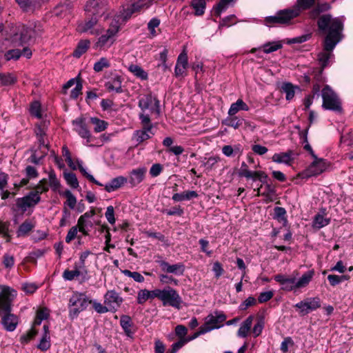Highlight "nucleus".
I'll use <instances>...</instances> for the list:
<instances>
[{"label": "nucleus", "mask_w": 353, "mask_h": 353, "mask_svg": "<svg viewBox=\"0 0 353 353\" xmlns=\"http://www.w3.org/2000/svg\"><path fill=\"white\" fill-rule=\"evenodd\" d=\"M295 88L296 87H294L292 83H285L283 84L281 89L283 92L285 93V98L287 100L290 101L293 99L295 94Z\"/></svg>", "instance_id": "nucleus-41"}, {"label": "nucleus", "mask_w": 353, "mask_h": 353, "mask_svg": "<svg viewBox=\"0 0 353 353\" xmlns=\"http://www.w3.org/2000/svg\"><path fill=\"white\" fill-rule=\"evenodd\" d=\"M48 122L45 121L40 122L36 125L35 134L37 137L46 136V130L48 128Z\"/></svg>", "instance_id": "nucleus-56"}, {"label": "nucleus", "mask_w": 353, "mask_h": 353, "mask_svg": "<svg viewBox=\"0 0 353 353\" xmlns=\"http://www.w3.org/2000/svg\"><path fill=\"white\" fill-rule=\"evenodd\" d=\"M48 189L49 187L47 179H43L36 185L34 191L32 192L37 193L39 196H40L41 193L48 191Z\"/></svg>", "instance_id": "nucleus-50"}, {"label": "nucleus", "mask_w": 353, "mask_h": 353, "mask_svg": "<svg viewBox=\"0 0 353 353\" xmlns=\"http://www.w3.org/2000/svg\"><path fill=\"white\" fill-rule=\"evenodd\" d=\"M285 214L286 211L283 208L276 207L274 208V219L283 223H286Z\"/></svg>", "instance_id": "nucleus-57"}, {"label": "nucleus", "mask_w": 353, "mask_h": 353, "mask_svg": "<svg viewBox=\"0 0 353 353\" xmlns=\"http://www.w3.org/2000/svg\"><path fill=\"white\" fill-rule=\"evenodd\" d=\"M120 325L124 330L125 334L128 337L132 338L134 334V331L132 330V323L131 318L127 315L121 316L120 319Z\"/></svg>", "instance_id": "nucleus-31"}, {"label": "nucleus", "mask_w": 353, "mask_h": 353, "mask_svg": "<svg viewBox=\"0 0 353 353\" xmlns=\"http://www.w3.org/2000/svg\"><path fill=\"white\" fill-rule=\"evenodd\" d=\"M254 191L256 192V196H264L266 203L273 201L276 198L275 188L269 183L261 185L259 188L254 190Z\"/></svg>", "instance_id": "nucleus-24"}, {"label": "nucleus", "mask_w": 353, "mask_h": 353, "mask_svg": "<svg viewBox=\"0 0 353 353\" xmlns=\"http://www.w3.org/2000/svg\"><path fill=\"white\" fill-rule=\"evenodd\" d=\"M54 12L57 16L65 15L70 12L68 3L59 4L54 8Z\"/></svg>", "instance_id": "nucleus-54"}, {"label": "nucleus", "mask_w": 353, "mask_h": 353, "mask_svg": "<svg viewBox=\"0 0 353 353\" xmlns=\"http://www.w3.org/2000/svg\"><path fill=\"white\" fill-rule=\"evenodd\" d=\"M16 295L14 290L6 285H0V310L3 312L1 323L8 332L14 331L19 323L18 316L11 313L12 299Z\"/></svg>", "instance_id": "nucleus-2"}, {"label": "nucleus", "mask_w": 353, "mask_h": 353, "mask_svg": "<svg viewBox=\"0 0 353 353\" xmlns=\"http://www.w3.org/2000/svg\"><path fill=\"white\" fill-rule=\"evenodd\" d=\"M226 319V316L221 312H215L209 314L205 319V323L201 327L209 332L213 330L219 329L223 326V322Z\"/></svg>", "instance_id": "nucleus-14"}, {"label": "nucleus", "mask_w": 353, "mask_h": 353, "mask_svg": "<svg viewBox=\"0 0 353 353\" xmlns=\"http://www.w3.org/2000/svg\"><path fill=\"white\" fill-rule=\"evenodd\" d=\"M21 56V52L19 49L10 50L5 54V58L7 61H10L11 59L17 60Z\"/></svg>", "instance_id": "nucleus-61"}, {"label": "nucleus", "mask_w": 353, "mask_h": 353, "mask_svg": "<svg viewBox=\"0 0 353 353\" xmlns=\"http://www.w3.org/2000/svg\"><path fill=\"white\" fill-rule=\"evenodd\" d=\"M192 6L195 10V14L201 16L205 12V2L204 0H192Z\"/></svg>", "instance_id": "nucleus-40"}, {"label": "nucleus", "mask_w": 353, "mask_h": 353, "mask_svg": "<svg viewBox=\"0 0 353 353\" xmlns=\"http://www.w3.org/2000/svg\"><path fill=\"white\" fill-rule=\"evenodd\" d=\"M123 78L119 74L113 75L105 83V87L108 92H114L116 93H122Z\"/></svg>", "instance_id": "nucleus-27"}, {"label": "nucleus", "mask_w": 353, "mask_h": 353, "mask_svg": "<svg viewBox=\"0 0 353 353\" xmlns=\"http://www.w3.org/2000/svg\"><path fill=\"white\" fill-rule=\"evenodd\" d=\"M88 48V41H81L73 52L74 57L79 58Z\"/></svg>", "instance_id": "nucleus-45"}, {"label": "nucleus", "mask_w": 353, "mask_h": 353, "mask_svg": "<svg viewBox=\"0 0 353 353\" xmlns=\"http://www.w3.org/2000/svg\"><path fill=\"white\" fill-rule=\"evenodd\" d=\"M88 305V297L85 294L74 293L69 300L70 316L75 318L78 314Z\"/></svg>", "instance_id": "nucleus-9"}, {"label": "nucleus", "mask_w": 353, "mask_h": 353, "mask_svg": "<svg viewBox=\"0 0 353 353\" xmlns=\"http://www.w3.org/2000/svg\"><path fill=\"white\" fill-rule=\"evenodd\" d=\"M128 70L134 74L137 78L141 80H146L148 78V74L141 66L136 64H130L128 66Z\"/></svg>", "instance_id": "nucleus-35"}, {"label": "nucleus", "mask_w": 353, "mask_h": 353, "mask_svg": "<svg viewBox=\"0 0 353 353\" xmlns=\"http://www.w3.org/2000/svg\"><path fill=\"white\" fill-rule=\"evenodd\" d=\"M143 129L137 130L134 134V139L138 143H141L151 137L153 134L152 132V125L150 123V119L145 114L139 115Z\"/></svg>", "instance_id": "nucleus-13"}, {"label": "nucleus", "mask_w": 353, "mask_h": 353, "mask_svg": "<svg viewBox=\"0 0 353 353\" xmlns=\"http://www.w3.org/2000/svg\"><path fill=\"white\" fill-rule=\"evenodd\" d=\"M322 107L325 110L340 112L342 110L341 102L338 95L328 85H325L321 92Z\"/></svg>", "instance_id": "nucleus-7"}, {"label": "nucleus", "mask_w": 353, "mask_h": 353, "mask_svg": "<svg viewBox=\"0 0 353 353\" xmlns=\"http://www.w3.org/2000/svg\"><path fill=\"white\" fill-rule=\"evenodd\" d=\"M313 161L310 165L299 176L303 178H309L311 176H318L327 170L329 167V163L321 158H318L316 156L313 157Z\"/></svg>", "instance_id": "nucleus-8"}, {"label": "nucleus", "mask_w": 353, "mask_h": 353, "mask_svg": "<svg viewBox=\"0 0 353 353\" xmlns=\"http://www.w3.org/2000/svg\"><path fill=\"white\" fill-rule=\"evenodd\" d=\"M254 316H249L240 325L237 332V336L240 338H245L251 330Z\"/></svg>", "instance_id": "nucleus-30"}, {"label": "nucleus", "mask_w": 353, "mask_h": 353, "mask_svg": "<svg viewBox=\"0 0 353 353\" xmlns=\"http://www.w3.org/2000/svg\"><path fill=\"white\" fill-rule=\"evenodd\" d=\"M188 66V54L185 51L182 52L178 57L174 68V74L176 77H183L187 75Z\"/></svg>", "instance_id": "nucleus-22"}, {"label": "nucleus", "mask_w": 353, "mask_h": 353, "mask_svg": "<svg viewBox=\"0 0 353 353\" xmlns=\"http://www.w3.org/2000/svg\"><path fill=\"white\" fill-rule=\"evenodd\" d=\"M88 256V252H84L81 254L79 260L75 263L74 270H65L63 273V278L65 281H72L75 278H79L81 281H85L87 276V270L85 265V261Z\"/></svg>", "instance_id": "nucleus-5"}, {"label": "nucleus", "mask_w": 353, "mask_h": 353, "mask_svg": "<svg viewBox=\"0 0 353 353\" xmlns=\"http://www.w3.org/2000/svg\"><path fill=\"white\" fill-rule=\"evenodd\" d=\"M248 105L242 99H239L235 103L231 104L228 110V114L234 116L240 110L248 111Z\"/></svg>", "instance_id": "nucleus-34"}, {"label": "nucleus", "mask_w": 353, "mask_h": 353, "mask_svg": "<svg viewBox=\"0 0 353 353\" xmlns=\"http://www.w3.org/2000/svg\"><path fill=\"white\" fill-rule=\"evenodd\" d=\"M299 14V9L298 8H293L292 9L283 10L278 12L275 16L268 17L265 19V21L267 24H285Z\"/></svg>", "instance_id": "nucleus-10"}, {"label": "nucleus", "mask_w": 353, "mask_h": 353, "mask_svg": "<svg viewBox=\"0 0 353 353\" xmlns=\"http://www.w3.org/2000/svg\"><path fill=\"white\" fill-rule=\"evenodd\" d=\"M159 264L161 270L166 273L174 274L177 276L183 275L185 267L183 263L169 264L165 261H159Z\"/></svg>", "instance_id": "nucleus-25"}, {"label": "nucleus", "mask_w": 353, "mask_h": 353, "mask_svg": "<svg viewBox=\"0 0 353 353\" xmlns=\"http://www.w3.org/2000/svg\"><path fill=\"white\" fill-rule=\"evenodd\" d=\"M49 177V185L48 187L50 186L51 188L56 191L60 187V183L59 180L57 179L56 174L54 171H50L48 174Z\"/></svg>", "instance_id": "nucleus-52"}, {"label": "nucleus", "mask_w": 353, "mask_h": 353, "mask_svg": "<svg viewBox=\"0 0 353 353\" xmlns=\"http://www.w3.org/2000/svg\"><path fill=\"white\" fill-rule=\"evenodd\" d=\"M34 228V225L30 220H26L21 223L17 232V236H23L28 234Z\"/></svg>", "instance_id": "nucleus-37"}, {"label": "nucleus", "mask_w": 353, "mask_h": 353, "mask_svg": "<svg viewBox=\"0 0 353 353\" xmlns=\"http://www.w3.org/2000/svg\"><path fill=\"white\" fill-rule=\"evenodd\" d=\"M159 280L163 284H170L174 283V285H178V281L173 278L171 276H168L167 274H161L159 275Z\"/></svg>", "instance_id": "nucleus-63"}, {"label": "nucleus", "mask_w": 353, "mask_h": 353, "mask_svg": "<svg viewBox=\"0 0 353 353\" xmlns=\"http://www.w3.org/2000/svg\"><path fill=\"white\" fill-rule=\"evenodd\" d=\"M314 270L305 272L299 276L298 271H294L290 276L277 274L274 280L281 285L282 290L287 292H296L306 288L314 276Z\"/></svg>", "instance_id": "nucleus-3"}, {"label": "nucleus", "mask_w": 353, "mask_h": 353, "mask_svg": "<svg viewBox=\"0 0 353 353\" xmlns=\"http://www.w3.org/2000/svg\"><path fill=\"white\" fill-rule=\"evenodd\" d=\"M18 32H19V39L21 43H26L31 42L35 39L34 34L32 31V26L27 27L26 26H20L18 28Z\"/></svg>", "instance_id": "nucleus-29"}, {"label": "nucleus", "mask_w": 353, "mask_h": 353, "mask_svg": "<svg viewBox=\"0 0 353 353\" xmlns=\"http://www.w3.org/2000/svg\"><path fill=\"white\" fill-rule=\"evenodd\" d=\"M117 34V29L107 30L106 32L101 35L95 42L94 48L97 50H106L114 42V37Z\"/></svg>", "instance_id": "nucleus-19"}, {"label": "nucleus", "mask_w": 353, "mask_h": 353, "mask_svg": "<svg viewBox=\"0 0 353 353\" xmlns=\"http://www.w3.org/2000/svg\"><path fill=\"white\" fill-rule=\"evenodd\" d=\"M149 300V290L147 289H141L138 291L137 296V301L138 304L143 305Z\"/></svg>", "instance_id": "nucleus-49"}, {"label": "nucleus", "mask_w": 353, "mask_h": 353, "mask_svg": "<svg viewBox=\"0 0 353 353\" xmlns=\"http://www.w3.org/2000/svg\"><path fill=\"white\" fill-rule=\"evenodd\" d=\"M30 112L32 116H34L37 119L42 118L41 107L39 101H35L31 103Z\"/></svg>", "instance_id": "nucleus-47"}, {"label": "nucleus", "mask_w": 353, "mask_h": 353, "mask_svg": "<svg viewBox=\"0 0 353 353\" xmlns=\"http://www.w3.org/2000/svg\"><path fill=\"white\" fill-rule=\"evenodd\" d=\"M74 130L88 141V121L85 117H81L72 121Z\"/></svg>", "instance_id": "nucleus-26"}, {"label": "nucleus", "mask_w": 353, "mask_h": 353, "mask_svg": "<svg viewBox=\"0 0 353 353\" xmlns=\"http://www.w3.org/2000/svg\"><path fill=\"white\" fill-rule=\"evenodd\" d=\"M63 195L66 197V201L65 202V204L67 205L70 208L73 209L75 207L77 203L75 196L70 190L65 191Z\"/></svg>", "instance_id": "nucleus-55"}, {"label": "nucleus", "mask_w": 353, "mask_h": 353, "mask_svg": "<svg viewBox=\"0 0 353 353\" xmlns=\"http://www.w3.org/2000/svg\"><path fill=\"white\" fill-rule=\"evenodd\" d=\"M212 271L216 279H219L224 272L222 265L219 261H216L213 263Z\"/></svg>", "instance_id": "nucleus-64"}, {"label": "nucleus", "mask_w": 353, "mask_h": 353, "mask_svg": "<svg viewBox=\"0 0 353 353\" xmlns=\"http://www.w3.org/2000/svg\"><path fill=\"white\" fill-rule=\"evenodd\" d=\"M330 223V220L324 217L321 214H316L313 221V227L317 229H320L324 226H326Z\"/></svg>", "instance_id": "nucleus-42"}, {"label": "nucleus", "mask_w": 353, "mask_h": 353, "mask_svg": "<svg viewBox=\"0 0 353 353\" xmlns=\"http://www.w3.org/2000/svg\"><path fill=\"white\" fill-rule=\"evenodd\" d=\"M318 26L321 30H328L324 41V50L319 54V61L322 68H324L328 65L329 60L332 56V51L342 39L343 20L339 17L332 18L330 15L325 14L319 18Z\"/></svg>", "instance_id": "nucleus-1"}, {"label": "nucleus", "mask_w": 353, "mask_h": 353, "mask_svg": "<svg viewBox=\"0 0 353 353\" xmlns=\"http://www.w3.org/2000/svg\"><path fill=\"white\" fill-rule=\"evenodd\" d=\"M152 3L150 0H138L137 1L132 2L130 5H127L123 8V11L120 14L115 16V18L110 23V28L108 30L117 29V33L119 32L121 25L130 16L139 11L143 8H148Z\"/></svg>", "instance_id": "nucleus-4"}, {"label": "nucleus", "mask_w": 353, "mask_h": 353, "mask_svg": "<svg viewBox=\"0 0 353 353\" xmlns=\"http://www.w3.org/2000/svg\"><path fill=\"white\" fill-rule=\"evenodd\" d=\"M41 201V196L37 193L30 192L23 197L16 199V206L23 212H26L28 208L34 207Z\"/></svg>", "instance_id": "nucleus-17"}, {"label": "nucleus", "mask_w": 353, "mask_h": 353, "mask_svg": "<svg viewBox=\"0 0 353 353\" xmlns=\"http://www.w3.org/2000/svg\"><path fill=\"white\" fill-rule=\"evenodd\" d=\"M83 72V71L81 72L77 78L70 79L63 85L62 92L64 94H66L68 93V90L72 86L74 87L71 90L70 95L72 99H77L82 93V82L81 80V76Z\"/></svg>", "instance_id": "nucleus-18"}, {"label": "nucleus", "mask_w": 353, "mask_h": 353, "mask_svg": "<svg viewBox=\"0 0 353 353\" xmlns=\"http://www.w3.org/2000/svg\"><path fill=\"white\" fill-rule=\"evenodd\" d=\"M37 334V331L34 328L32 327L26 334L21 336L20 341L22 343L26 344L32 339Z\"/></svg>", "instance_id": "nucleus-60"}, {"label": "nucleus", "mask_w": 353, "mask_h": 353, "mask_svg": "<svg viewBox=\"0 0 353 353\" xmlns=\"http://www.w3.org/2000/svg\"><path fill=\"white\" fill-rule=\"evenodd\" d=\"M126 182V179L123 176H118L112 179L105 185L106 191L110 192L121 188Z\"/></svg>", "instance_id": "nucleus-33"}, {"label": "nucleus", "mask_w": 353, "mask_h": 353, "mask_svg": "<svg viewBox=\"0 0 353 353\" xmlns=\"http://www.w3.org/2000/svg\"><path fill=\"white\" fill-rule=\"evenodd\" d=\"M147 169L145 167L137 168L132 170L129 175V181L132 185H137L141 183L145 176Z\"/></svg>", "instance_id": "nucleus-28"}, {"label": "nucleus", "mask_w": 353, "mask_h": 353, "mask_svg": "<svg viewBox=\"0 0 353 353\" xmlns=\"http://www.w3.org/2000/svg\"><path fill=\"white\" fill-rule=\"evenodd\" d=\"M90 122L93 125L94 130L97 132H100L105 130L108 125V123L106 121L96 117L91 118Z\"/></svg>", "instance_id": "nucleus-38"}, {"label": "nucleus", "mask_w": 353, "mask_h": 353, "mask_svg": "<svg viewBox=\"0 0 353 353\" xmlns=\"http://www.w3.org/2000/svg\"><path fill=\"white\" fill-rule=\"evenodd\" d=\"M243 119H239L237 117H228L223 123L234 129H238L243 123Z\"/></svg>", "instance_id": "nucleus-44"}, {"label": "nucleus", "mask_w": 353, "mask_h": 353, "mask_svg": "<svg viewBox=\"0 0 353 353\" xmlns=\"http://www.w3.org/2000/svg\"><path fill=\"white\" fill-rule=\"evenodd\" d=\"M122 273L128 277L133 279L138 283H143L144 281V277L138 272H131L128 270H122Z\"/></svg>", "instance_id": "nucleus-51"}, {"label": "nucleus", "mask_w": 353, "mask_h": 353, "mask_svg": "<svg viewBox=\"0 0 353 353\" xmlns=\"http://www.w3.org/2000/svg\"><path fill=\"white\" fill-rule=\"evenodd\" d=\"M301 315H305L321 307L320 299L318 297H310L297 303L295 305Z\"/></svg>", "instance_id": "nucleus-16"}, {"label": "nucleus", "mask_w": 353, "mask_h": 353, "mask_svg": "<svg viewBox=\"0 0 353 353\" xmlns=\"http://www.w3.org/2000/svg\"><path fill=\"white\" fill-rule=\"evenodd\" d=\"M263 327H264L263 321L262 319H261L254 325V326L253 327V328L252 330V334H253V336L254 337L259 336L261 334Z\"/></svg>", "instance_id": "nucleus-62"}, {"label": "nucleus", "mask_w": 353, "mask_h": 353, "mask_svg": "<svg viewBox=\"0 0 353 353\" xmlns=\"http://www.w3.org/2000/svg\"><path fill=\"white\" fill-rule=\"evenodd\" d=\"M110 66V63L109 61L106 58L102 57L94 64L93 69L95 72H99L103 71L105 68H108Z\"/></svg>", "instance_id": "nucleus-46"}, {"label": "nucleus", "mask_w": 353, "mask_h": 353, "mask_svg": "<svg viewBox=\"0 0 353 353\" xmlns=\"http://www.w3.org/2000/svg\"><path fill=\"white\" fill-rule=\"evenodd\" d=\"M294 154L292 150L275 153L272 157V161L276 163H283L285 165L290 166L294 161Z\"/></svg>", "instance_id": "nucleus-23"}, {"label": "nucleus", "mask_w": 353, "mask_h": 353, "mask_svg": "<svg viewBox=\"0 0 353 353\" xmlns=\"http://www.w3.org/2000/svg\"><path fill=\"white\" fill-rule=\"evenodd\" d=\"M265 53H271L282 48L281 41H273L264 44L262 47Z\"/></svg>", "instance_id": "nucleus-39"}, {"label": "nucleus", "mask_w": 353, "mask_h": 353, "mask_svg": "<svg viewBox=\"0 0 353 353\" xmlns=\"http://www.w3.org/2000/svg\"><path fill=\"white\" fill-rule=\"evenodd\" d=\"M198 197V194L196 191L188 190L181 193H175L172 195L173 201L176 202L190 201L192 199Z\"/></svg>", "instance_id": "nucleus-32"}, {"label": "nucleus", "mask_w": 353, "mask_h": 353, "mask_svg": "<svg viewBox=\"0 0 353 353\" xmlns=\"http://www.w3.org/2000/svg\"><path fill=\"white\" fill-rule=\"evenodd\" d=\"M88 224V212H85L83 215L81 216L78 220L77 225L74 226L68 231L65 237V241L70 243L72 240L78 238L79 240L81 235H78V232H81L83 236H85L88 234L87 226Z\"/></svg>", "instance_id": "nucleus-11"}, {"label": "nucleus", "mask_w": 353, "mask_h": 353, "mask_svg": "<svg viewBox=\"0 0 353 353\" xmlns=\"http://www.w3.org/2000/svg\"><path fill=\"white\" fill-rule=\"evenodd\" d=\"M159 24L160 21L157 18H154L149 21L148 28L152 37H155L157 34L156 28L159 27Z\"/></svg>", "instance_id": "nucleus-58"}, {"label": "nucleus", "mask_w": 353, "mask_h": 353, "mask_svg": "<svg viewBox=\"0 0 353 353\" xmlns=\"http://www.w3.org/2000/svg\"><path fill=\"white\" fill-rule=\"evenodd\" d=\"M62 155L65 158V161H66L68 165L72 169V170H77L79 169L81 172L85 176H88V173L86 172L85 169L82 165V161L79 159H73L70 150H68V147L64 145L62 148Z\"/></svg>", "instance_id": "nucleus-21"}, {"label": "nucleus", "mask_w": 353, "mask_h": 353, "mask_svg": "<svg viewBox=\"0 0 353 353\" xmlns=\"http://www.w3.org/2000/svg\"><path fill=\"white\" fill-rule=\"evenodd\" d=\"M159 300L163 303V305H169L172 307L179 308L181 299L177 292L170 288L167 287L163 290L160 289Z\"/></svg>", "instance_id": "nucleus-12"}, {"label": "nucleus", "mask_w": 353, "mask_h": 353, "mask_svg": "<svg viewBox=\"0 0 353 353\" xmlns=\"http://www.w3.org/2000/svg\"><path fill=\"white\" fill-rule=\"evenodd\" d=\"M63 176L67 183L72 188H76L79 185L78 180L76 175L71 172H63Z\"/></svg>", "instance_id": "nucleus-43"}, {"label": "nucleus", "mask_w": 353, "mask_h": 353, "mask_svg": "<svg viewBox=\"0 0 353 353\" xmlns=\"http://www.w3.org/2000/svg\"><path fill=\"white\" fill-rule=\"evenodd\" d=\"M14 257L8 253H5L3 256L2 264L6 269L10 270L14 265Z\"/></svg>", "instance_id": "nucleus-48"}, {"label": "nucleus", "mask_w": 353, "mask_h": 353, "mask_svg": "<svg viewBox=\"0 0 353 353\" xmlns=\"http://www.w3.org/2000/svg\"><path fill=\"white\" fill-rule=\"evenodd\" d=\"M17 81V77L10 73L0 72V85L8 86L13 85Z\"/></svg>", "instance_id": "nucleus-36"}, {"label": "nucleus", "mask_w": 353, "mask_h": 353, "mask_svg": "<svg viewBox=\"0 0 353 353\" xmlns=\"http://www.w3.org/2000/svg\"><path fill=\"white\" fill-rule=\"evenodd\" d=\"M103 299V303L108 306L110 312H112L117 311L123 302V299L114 290H108Z\"/></svg>", "instance_id": "nucleus-15"}, {"label": "nucleus", "mask_w": 353, "mask_h": 353, "mask_svg": "<svg viewBox=\"0 0 353 353\" xmlns=\"http://www.w3.org/2000/svg\"><path fill=\"white\" fill-rule=\"evenodd\" d=\"M37 347L41 351H46L48 350L50 347V336H48L46 334H43Z\"/></svg>", "instance_id": "nucleus-53"}, {"label": "nucleus", "mask_w": 353, "mask_h": 353, "mask_svg": "<svg viewBox=\"0 0 353 353\" xmlns=\"http://www.w3.org/2000/svg\"><path fill=\"white\" fill-rule=\"evenodd\" d=\"M314 3V0H297V4L294 8L299 9V13L303 10L310 8Z\"/></svg>", "instance_id": "nucleus-59"}, {"label": "nucleus", "mask_w": 353, "mask_h": 353, "mask_svg": "<svg viewBox=\"0 0 353 353\" xmlns=\"http://www.w3.org/2000/svg\"><path fill=\"white\" fill-rule=\"evenodd\" d=\"M139 107L141 110L139 115L145 114L150 119L152 115L158 117L160 114L159 101L152 94L142 97L139 101Z\"/></svg>", "instance_id": "nucleus-6"}, {"label": "nucleus", "mask_w": 353, "mask_h": 353, "mask_svg": "<svg viewBox=\"0 0 353 353\" xmlns=\"http://www.w3.org/2000/svg\"><path fill=\"white\" fill-rule=\"evenodd\" d=\"M105 0H90V13L94 16L90 21V24H95L99 17H101L105 10Z\"/></svg>", "instance_id": "nucleus-20"}]
</instances>
